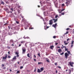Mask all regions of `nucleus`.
Masks as SVG:
<instances>
[{"label": "nucleus", "instance_id": "f257e3e1", "mask_svg": "<svg viewBox=\"0 0 74 74\" xmlns=\"http://www.w3.org/2000/svg\"><path fill=\"white\" fill-rule=\"evenodd\" d=\"M22 53L25 54V52L26 51V49L25 47H23L22 48Z\"/></svg>", "mask_w": 74, "mask_h": 74}, {"label": "nucleus", "instance_id": "f03ea898", "mask_svg": "<svg viewBox=\"0 0 74 74\" xmlns=\"http://www.w3.org/2000/svg\"><path fill=\"white\" fill-rule=\"evenodd\" d=\"M69 65L71 67H73V64H74V63L73 62H68Z\"/></svg>", "mask_w": 74, "mask_h": 74}, {"label": "nucleus", "instance_id": "7ed1b4c3", "mask_svg": "<svg viewBox=\"0 0 74 74\" xmlns=\"http://www.w3.org/2000/svg\"><path fill=\"white\" fill-rule=\"evenodd\" d=\"M5 57H3L2 58L3 60H6V59H7L8 56V54H5Z\"/></svg>", "mask_w": 74, "mask_h": 74}, {"label": "nucleus", "instance_id": "20e7f679", "mask_svg": "<svg viewBox=\"0 0 74 74\" xmlns=\"http://www.w3.org/2000/svg\"><path fill=\"white\" fill-rule=\"evenodd\" d=\"M65 58H68V56H69V54L67 53H65Z\"/></svg>", "mask_w": 74, "mask_h": 74}, {"label": "nucleus", "instance_id": "39448f33", "mask_svg": "<svg viewBox=\"0 0 74 74\" xmlns=\"http://www.w3.org/2000/svg\"><path fill=\"white\" fill-rule=\"evenodd\" d=\"M57 26H58V25H57V23H56L55 24H53L52 25V27H53L55 29L56 28Z\"/></svg>", "mask_w": 74, "mask_h": 74}, {"label": "nucleus", "instance_id": "423d86ee", "mask_svg": "<svg viewBox=\"0 0 74 74\" xmlns=\"http://www.w3.org/2000/svg\"><path fill=\"white\" fill-rule=\"evenodd\" d=\"M53 21V20H52V19L49 21L50 23H49V24L50 25H52L53 24V23L52 22Z\"/></svg>", "mask_w": 74, "mask_h": 74}, {"label": "nucleus", "instance_id": "0eeeda50", "mask_svg": "<svg viewBox=\"0 0 74 74\" xmlns=\"http://www.w3.org/2000/svg\"><path fill=\"white\" fill-rule=\"evenodd\" d=\"M70 1H67V2H66L65 4H66L67 6H68V5L70 4Z\"/></svg>", "mask_w": 74, "mask_h": 74}, {"label": "nucleus", "instance_id": "6e6552de", "mask_svg": "<svg viewBox=\"0 0 74 74\" xmlns=\"http://www.w3.org/2000/svg\"><path fill=\"white\" fill-rule=\"evenodd\" d=\"M29 26L27 25H26L25 27V29H28V27H29Z\"/></svg>", "mask_w": 74, "mask_h": 74}, {"label": "nucleus", "instance_id": "1a4fd4ad", "mask_svg": "<svg viewBox=\"0 0 74 74\" xmlns=\"http://www.w3.org/2000/svg\"><path fill=\"white\" fill-rule=\"evenodd\" d=\"M58 51L59 53H61V52H62V49H59L58 50Z\"/></svg>", "mask_w": 74, "mask_h": 74}, {"label": "nucleus", "instance_id": "9d476101", "mask_svg": "<svg viewBox=\"0 0 74 74\" xmlns=\"http://www.w3.org/2000/svg\"><path fill=\"white\" fill-rule=\"evenodd\" d=\"M53 20L54 21V23H56V22L57 21H58V19H53Z\"/></svg>", "mask_w": 74, "mask_h": 74}, {"label": "nucleus", "instance_id": "9b49d317", "mask_svg": "<svg viewBox=\"0 0 74 74\" xmlns=\"http://www.w3.org/2000/svg\"><path fill=\"white\" fill-rule=\"evenodd\" d=\"M42 72L41 70L40 69H38L37 70V72L38 73H40V72Z\"/></svg>", "mask_w": 74, "mask_h": 74}, {"label": "nucleus", "instance_id": "f8f14e48", "mask_svg": "<svg viewBox=\"0 0 74 74\" xmlns=\"http://www.w3.org/2000/svg\"><path fill=\"white\" fill-rule=\"evenodd\" d=\"M45 59L46 60H46V61H47V62H50V60H49V59H48V58H45Z\"/></svg>", "mask_w": 74, "mask_h": 74}, {"label": "nucleus", "instance_id": "ddd939ff", "mask_svg": "<svg viewBox=\"0 0 74 74\" xmlns=\"http://www.w3.org/2000/svg\"><path fill=\"white\" fill-rule=\"evenodd\" d=\"M16 56H14V58H12L13 60H16Z\"/></svg>", "mask_w": 74, "mask_h": 74}, {"label": "nucleus", "instance_id": "4468645a", "mask_svg": "<svg viewBox=\"0 0 74 74\" xmlns=\"http://www.w3.org/2000/svg\"><path fill=\"white\" fill-rule=\"evenodd\" d=\"M54 47V46H50V48L51 49H52Z\"/></svg>", "mask_w": 74, "mask_h": 74}, {"label": "nucleus", "instance_id": "2eb2a0df", "mask_svg": "<svg viewBox=\"0 0 74 74\" xmlns=\"http://www.w3.org/2000/svg\"><path fill=\"white\" fill-rule=\"evenodd\" d=\"M58 10L60 13H62V10H61L59 9H58Z\"/></svg>", "mask_w": 74, "mask_h": 74}, {"label": "nucleus", "instance_id": "dca6fc26", "mask_svg": "<svg viewBox=\"0 0 74 74\" xmlns=\"http://www.w3.org/2000/svg\"><path fill=\"white\" fill-rule=\"evenodd\" d=\"M44 70V68H40V70L41 72L43 71Z\"/></svg>", "mask_w": 74, "mask_h": 74}, {"label": "nucleus", "instance_id": "f3484780", "mask_svg": "<svg viewBox=\"0 0 74 74\" xmlns=\"http://www.w3.org/2000/svg\"><path fill=\"white\" fill-rule=\"evenodd\" d=\"M68 71H69V73L70 74H71V70H70V69H68Z\"/></svg>", "mask_w": 74, "mask_h": 74}, {"label": "nucleus", "instance_id": "a211bd4d", "mask_svg": "<svg viewBox=\"0 0 74 74\" xmlns=\"http://www.w3.org/2000/svg\"><path fill=\"white\" fill-rule=\"evenodd\" d=\"M1 4H3V5H4L5 4L4 2H3V1H1Z\"/></svg>", "mask_w": 74, "mask_h": 74}, {"label": "nucleus", "instance_id": "6ab92c4d", "mask_svg": "<svg viewBox=\"0 0 74 74\" xmlns=\"http://www.w3.org/2000/svg\"><path fill=\"white\" fill-rule=\"evenodd\" d=\"M29 53H27V56L28 57H29V58H31V57H30V56H29Z\"/></svg>", "mask_w": 74, "mask_h": 74}, {"label": "nucleus", "instance_id": "aec40b11", "mask_svg": "<svg viewBox=\"0 0 74 74\" xmlns=\"http://www.w3.org/2000/svg\"><path fill=\"white\" fill-rule=\"evenodd\" d=\"M42 10L43 11L45 10V7H44L42 8Z\"/></svg>", "mask_w": 74, "mask_h": 74}, {"label": "nucleus", "instance_id": "412c9836", "mask_svg": "<svg viewBox=\"0 0 74 74\" xmlns=\"http://www.w3.org/2000/svg\"><path fill=\"white\" fill-rule=\"evenodd\" d=\"M25 41H21V44H24L25 42Z\"/></svg>", "mask_w": 74, "mask_h": 74}, {"label": "nucleus", "instance_id": "4be33fe9", "mask_svg": "<svg viewBox=\"0 0 74 74\" xmlns=\"http://www.w3.org/2000/svg\"><path fill=\"white\" fill-rule=\"evenodd\" d=\"M74 41L73 40L71 42V45H73V44L74 43Z\"/></svg>", "mask_w": 74, "mask_h": 74}, {"label": "nucleus", "instance_id": "5701e85b", "mask_svg": "<svg viewBox=\"0 0 74 74\" xmlns=\"http://www.w3.org/2000/svg\"><path fill=\"white\" fill-rule=\"evenodd\" d=\"M68 34H69V32H67L66 33H64V35H66Z\"/></svg>", "mask_w": 74, "mask_h": 74}, {"label": "nucleus", "instance_id": "b1692460", "mask_svg": "<svg viewBox=\"0 0 74 74\" xmlns=\"http://www.w3.org/2000/svg\"><path fill=\"white\" fill-rule=\"evenodd\" d=\"M29 29H34V28H32L31 27H30L29 28Z\"/></svg>", "mask_w": 74, "mask_h": 74}, {"label": "nucleus", "instance_id": "393cba45", "mask_svg": "<svg viewBox=\"0 0 74 74\" xmlns=\"http://www.w3.org/2000/svg\"><path fill=\"white\" fill-rule=\"evenodd\" d=\"M38 56H39V57H40L41 56H40V53H38Z\"/></svg>", "mask_w": 74, "mask_h": 74}, {"label": "nucleus", "instance_id": "a878e982", "mask_svg": "<svg viewBox=\"0 0 74 74\" xmlns=\"http://www.w3.org/2000/svg\"><path fill=\"white\" fill-rule=\"evenodd\" d=\"M20 73V71H17L16 73L18 74V73Z\"/></svg>", "mask_w": 74, "mask_h": 74}, {"label": "nucleus", "instance_id": "bb28decb", "mask_svg": "<svg viewBox=\"0 0 74 74\" xmlns=\"http://www.w3.org/2000/svg\"><path fill=\"white\" fill-rule=\"evenodd\" d=\"M58 17V15H56L55 17V18H57Z\"/></svg>", "mask_w": 74, "mask_h": 74}, {"label": "nucleus", "instance_id": "cd10ccee", "mask_svg": "<svg viewBox=\"0 0 74 74\" xmlns=\"http://www.w3.org/2000/svg\"><path fill=\"white\" fill-rule=\"evenodd\" d=\"M67 52H68V53L69 54H70V51H67Z\"/></svg>", "mask_w": 74, "mask_h": 74}, {"label": "nucleus", "instance_id": "c85d7f7f", "mask_svg": "<svg viewBox=\"0 0 74 74\" xmlns=\"http://www.w3.org/2000/svg\"><path fill=\"white\" fill-rule=\"evenodd\" d=\"M2 67H4L5 65L4 64H1Z\"/></svg>", "mask_w": 74, "mask_h": 74}, {"label": "nucleus", "instance_id": "c756f323", "mask_svg": "<svg viewBox=\"0 0 74 74\" xmlns=\"http://www.w3.org/2000/svg\"><path fill=\"white\" fill-rule=\"evenodd\" d=\"M5 10H6V11H9V10L8 8H6V9H5Z\"/></svg>", "mask_w": 74, "mask_h": 74}, {"label": "nucleus", "instance_id": "7c9ffc66", "mask_svg": "<svg viewBox=\"0 0 74 74\" xmlns=\"http://www.w3.org/2000/svg\"><path fill=\"white\" fill-rule=\"evenodd\" d=\"M71 69H72V70H71V71L72 72H73V68H72Z\"/></svg>", "mask_w": 74, "mask_h": 74}, {"label": "nucleus", "instance_id": "2f4dec72", "mask_svg": "<svg viewBox=\"0 0 74 74\" xmlns=\"http://www.w3.org/2000/svg\"><path fill=\"white\" fill-rule=\"evenodd\" d=\"M62 7H64V3H62Z\"/></svg>", "mask_w": 74, "mask_h": 74}, {"label": "nucleus", "instance_id": "473e14b6", "mask_svg": "<svg viewBox=\"0 0 74 74\" xmlns=\"http://www.w3.org/2000/svg\"><path fill=\"white\" fill-rule=\"evenodd\" d=\"M14 42V41L12 40H10V42Z\"/></svg>", "mask_w": 74, "mask_h": 74}, {"label": "nucleus", "instance_id": "72a5a7b5", "mask_svg": "<svg viewBox=\"0 0 74 74\" xmlns=\"http://www.w3.org/2000/svg\"><path fill=\"white\" fill-rule=\"evenodd\" d=\"M15 54H16L18 55V54H19V53H18V52H15Z\"/></svg>", "mask_w": 74, "mask_h": 74}, {"label": "nucleus", "instance_id": "f704fd0d", "mask_svg": "<svg viewBox=\"0 0 74 74\" xmlns=\"http://www.w3.org/2000/svg\"><path fill=\"white\" fill-rule=\"evenodd\" d=\"M8 58H11V56H8Z\"/></svg>", "mask_w": 74, "mask_h": 74}, {"label": "nucleus", "instance_id": "c9c22d12", "mask_svg": "<svg viewBox=\"0 0 74 74\" xmlns=\"http://www.w3.org/2000/svg\"><path fill=\"white\" fill-rule=\"evenodd\" d=\"M64 54V52H63L62 53L60 54V55H62Z\"/></svg>", "mask_w": 74, "mask_h": 74}, {"label": "nucleus", "instance_id": "e433bc0d", "mask_svg": "<svg viewBox=\"0 0 74 74\" xmlns=\"http://www.w3.org/2000/svg\"><path fill=\"white\" fill-rule=\"evenodd\" d=\"M10 10H11L12 12H13V9L12 8H11L10 9Z\"/></svg>", "mask_w": 74, "mask_h": 74}, {"label": "nucleus", "instance_id": "4c0bfd02", "mask_svg": "<svg viewBox=\"0 0 74 74\" xmlns=\"http://www.w3.org/2000/svg\"><path fill=\"white\" fill-rule=\"evenodd\" d=\"M16 23L17 24H18L19 23V22L18 21H16Z\"/></svg>", "mask_w": 74, "mask_h": 74}, {"label": "nucleus", "instance_id": "58836bf2", "mask_svg": "<svg viewBox=\"0 0 74 74\" xmlns=\"http://www.w3.org/2000/svg\"><path fill=\"white\" fill-rule=\"evenodd\" d=\"M7 47L8 49H10V47L9 46H8Z\"/></svg>", "mask_w": 74, "mask_h": 74}, {"label": "nucleus", "instance_id": "ea45409f", "mask_svg": "<svg viewBox=\"0 0 74 74\" xmlns=\"http://www.w3.org/2000/svg\"><path fill=\"white\" fill-rule=\"evenodd\" d=\"M53 38H56V36H54L53 37Z\"/></svg>", "mask_w": 74, "mask_h": 74}, {"label": "nucleus", "instance_id": "a19ab883", "mask_svg": "<svg viewBox=\"0 0 74 74\" xmlns=\"http://www.w3.org/2000/svg\"><path fill=\"white\" fill-rule=\"evenodd\" d=\"M61 14L62 15H64V12L62 13H61Z\"/></svg>", "mask_w": 74, "mask_h": 74}, {"label": "nucleus", "instance_id": "79ce46f5", "mask_svg": "<svg viewBox=\"0 0 74 74\" xmlns=\"http://www.w3.org/2000/svg\"><path fill=\"white\" fill-rule=\"evenodd\" d=\"M42 64V63L38 62V64Z\"/></svg>", "mask_w": 74, "mask_h": 74}, {"label": "nucleus", "instance_id": "37998d69", "mask_svg": "<svg viewBox=\"0 0 74 74\" xmlns=\"http://www.w3.org/2000/svg\"><path fill=\"white\" fill-rule=\"evenodd\" d=\"M22 68H23V66H21V67H20V69H22Z\"/></svg>", "mask_w": 74, "mask_h": 74}, {"label": "nucleus", "instance_id": "c03bdc74", "mask_svg": "<svg viewBox=\"0 0 74 74\" xmlns=\"http://www.w3.org/2000/svg\"><path fill=\"white\" fill-rule=\"evenodd\" d=\"M25 46L27 47V46L26 44H25Z\"/></svg>", "mask_w": 74, "mask_h": 74}, {"label": "nucleus", "instance_id": "a18cd8bd", "mask_svg": "<svg viewBox=\"0 0 74 74\" xmlns=\"http://www.w3.org/2000/svg\"><path fill=\"white\" fill-rule=\"evenodd\" d=\"M73 45H71V48H73Z\"/></svg>", "mask_w": 74, "mask_h": 74}, {"label": "nucleus", "instance_id": "49530a36", "mask_svg": "<svg viewBox=\"0 0 74 74\" xmlns=\"http://www.w3.org/2000/svg\"><path fill=\"white\" fill-rule=\"evenodd\" d=\"M58 44V43H56L55 45H56H56H57Z\"/></svg>", "mask_w": 74, "mask_h": 74}, {"label": "nucleus", "instance_id": "de8ad7c7", "mask_svg": "<svg viewBox=\"0 0 74 74\" xmlns=\"http://www.w3.org/2000/svg\"><path fill=\"white\" fill-rule=\"evenodd\" d=\"M57 63H54V64H55V65H56H56H57Z\"/></svg>", "mask_w": 74, "mask_h": 74}, {"label": "nucleus", "instance_id": "09e8293b", "mask_svg": "<svg viewBox=\"0 0 74 74\" xmlns=\"http://www.w3.org/2000/svg\"><path fill=\"white\" fill-rule=\"evenodd\" d=\"M64 10V9H62V10H61V11L62 12V11H63Z\"/></svg>", "mask_w": 74, "mask_h": 74}, {"label": "nucleus", "instance_id": "8fccbe9b", "mask_svg": "<svg viewBox=\"0 0 74 74\" xmlns=\"http://www.w3.org/2000/svg\"><path fill=\"white\" fill-rule=\"evenodd\" d=\"M70 40V39H69V38H68L67 39V41H69V40Z\"/></svg>", "mask_w": 74, "mask_h": 74}, {"label": "nucleus", "instance_id": "3c124183", "mask_svg": "<svg viewBox=\"0 0 74 74\" xmlns=\"http://www.w3.org/2000/svg\"><path fill=\"white\" fill-rule=\"evenodd\" d=\"M8 25V23H7L5 24L4 25L5 26V25Z\"/></svg>", "mask_w": 74, "mask_h": 74}, {"label": "nucleus", "instance_id": "603ef678", "mask_svg": "<svg viewBox=\"0 0 74 74\" xmlns=\"http://www.w3.org/2000/svg\"><path fill=\"white\" fill-rule=\"evenodd\" d=\"M70 29V28H67V29H66V30H69V29Z\"/></svg>", "mask_w": 74, "mask_h": 74}, {"label": "nucleus", "instance_id": "864d4df0", "mask_svg": "<svg viewBox=\"0 0 74 74\" xmlns=\"http://www.w3.org/2000/svg\"><path fill=\"white\" fill-rule=\"evenodd\" d=\"M65 51H68V49H65Z\"/></svg>", "mask_w": 74, "mask_h": 74}, {"label": "nucleus", "instance_id": "5fc2aeb1", "mask_svg": "<svg viewBox=\"0 0 74 74\" xmlns=\"http://www.w3.org/2000/svg\"><path fill=\"white\" fill-rule=\"evenodd\" d=\"M49 27L47 26V27H46V29H47L49 28Z\"/></svg>", "mask_w": 74, "mask_h": 74}, {"label": "nucleus", "instance_id": "6e6d98bb", "mask_svg": "<svg viewBox=\"0 0 74 74\" xmlns=\"http://www.w3.org/2000/svg\"><path fill=\"white\" fill-rule=\"evenodd\" d=\"M19 55L18 54H17L16 56L17 57H19Z\"/></svg>", "mask_w": 74, "mask_h": 74}, {"label": "nucleus", "instance_id": "4d7b16f0", "mask_svg": "<svg viewBox=\"0 0 74 74\" xmlns=\"http://www.w3.org/2000/svg\"><path fill=\"white\" fill-rule=\"evenodd\" d=\"M21 44H19L18 45V47H20L21 46Z\"/></svg>", "mask_w": 74, "mask_h": 74}, {"label": "nucleus", "instance_id": "13d9d810", "mask_svg": "<svg viewBox=\"0 0 74 74\" xmlns=\"http://www.w3.org/2000/svg\"><path fill=\"white\" fill-rule=\"evenodd\" d=\"M3 69H6V68L5 67L3 68Z\"/></svg>", "mask_w": 74, "mask_h": 74}, {"label": "nucleus", "instance_id": "bf43d9fd", "mask_svg": "<svg viewBox=\"0 0 74 74\" xmlns=\"http://www.w3.org/2000/svg\"><path fill=\"white\" fill-rule=\"evenodd\" d=\"M36 69H35L34 70V72H36Z\"/></svg>", "mask_w": 74, "mask_h": 74}, {"label": "nucleus", "instance_id": "052dcab7", "mask_svg": "<svg viewBox=\"0 0 74 74\" xmlns=\"http://www.w3.org/2000/svg\"><path fill=\"white\" fill-rule=\"evenodd\" d=\"M67 44H68V43H67L64 44L65 45H67Z\"/></svg>", "mask_w": 74, "mask_h": 74}, {"label": "nucleus", "instance_id": "680f3d73", "mask_svg": "<svg viewBox=\"0 0 74 74\" xmlns=\"http://www.w3.org/2000/svg\"><path fill=\"white\" fill-rule=\"evenodd\" d=\"M64 44H66V41H65L64 42Z\"/></svg>", "mask_w": 74, "mask_h": 74}, {"label": "nucleus", "instance_id": "e2e57ef3", "mask_svg": "<svg viewBox=\"0 0 74 74\" xmlns=\"http://www.w3.org/2000/svg\"><path fill=\"white\" fill-rule=\"evenodd\" d=\"M34 61H36V59H34Z\"/></svg>", "mask_w": 74, "mask_h": 74}, {"label": "nucleus", "instance_id": "0e129e2a", "mask_svg": "<svg viewBox=\"0 0 74 74\" xmlns=\"http://www.w3.org/2000/svg\"><path fill=\"white\" fill-rule=\"evenodd\" d=\"M10 51H9L8 52V53L9 54H10Z\"/></svg>", "mask_w": 74, "mask_h": 74}, {"label": "nucleus", "instance_id": "69168bd1", "mask_svg": "<svg viewBox=\"0 0 74 74\" xmlns=\"http://www.w3.org/2000/svg\"><path fill=\"white\" fill-rule=\"evenodd\" d=\"M11 46H14V44H12V45H11Z\"/></svg>", "mask_w": 74, "mask_h": 74}, {"label": "nucleus", "instance_id": "338daca9", "mask_svg": "<svg viewBox=\"0 0 74 74\" xmlns=\"http://www.w3.org/2000/svg\"><path fill=\"white\" fill-rule=\"evenodd\" d=\"M58 68H60V69L61 68V67H60V66H58Z\"/></svg>", "mask_w": 74, "mask_h": 74}, {"label": "nucleus", "instance_id": "774afa93", "mask_svg": "<svg viewBox=\"0 0 74 74\" xmlns=\"http://www.w3.org/2000/svg\"><path fill=\"white\" fill-rule=\"evenodd\" d=\"M56 73H58V71H57V70H56Z\"/></svg>", "mask_w": 74, "mask_h": 74}]
</instances>
